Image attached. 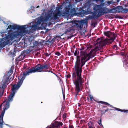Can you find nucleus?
I'll return each mask as SVG.
<instances>
[{"label": "nucleus", "instance_id": "12", "mask_svg": "<svg viewBox=\"0 0 128 128\" xmlns=\"http://www.w3.org/2000/svg\"><path fill=\"white\" fill-rule=\"evenodd\" d=\"M98 103H101L102 104H105L106 105H108L110 106L111 107L113 108L112 106L110 105L107 102H103L100 101L98 102Z\"/></svg>", "mask_w": 128, "mask_h": 128}, {"label": "nucleus", "instance_id": "32", "mask_svg": "<svg viewBox=\"0 0 128 128\" xmlns=\"http://www.w3.org/2000/svg\"><path fill=\"white\" fill-rule=\"evenodd\" d=\"M7 126H8V125L7 124H6Z\"/></svg>", "mask_w": 128, "mask_h": 128}, {"label": "nucleus", "instance_id": "14", "mask_svg": "<svg viewBox=\"0 0 128 128\" xmlns=\"http://www.w3.org/2000/svg\"><path fill=\"white\" fill-rule=\"evenodd\" d=\"M24 57L23 55H20L18 58V60L19 61L21 60H22V59Z\"/></svg>", "mask_w": 128, "mask_h": 128}, {"label": "nucleus", "instance_id": "7", "mask_svg": "<svg viewBox=\"0 0 128 128\" xmlns=\"http://www.w3.org/2000/svg\"><path fill=\"white\" fill-rule=\"evenodd\" d=\"M10 76V75H9L8 74L4 76L3 78L2 82L0 83V97L2 96L4 89L8 84Z\"/></svg>", "mask_w": 128, "mask_h": 128}, {"label": "nucleus", "instance_id": "21", "mask_svg": "<svg viewBox=\"0 0 128 128\" xmlns=\"http://www.w3.org/2000/svg\"><path fill=\"white\" fill-rule=\"evenodd\" d=\"M98 124H99L100 125V126H101L102 125V124H101V120H100V122H98Z\"/></svg>", "mask_w": 128, "mask_h": 128}, {"label": "nucleus", "instance_id": "6", "mask_svg": "<svg viewBox=\"0 0 128 128\" xmlns=\"http://www.w3.org/2000/svg\"><path fill=\"white\" fill-rule=\"evenodd\" d=\"M90 17H88L85 18V20H84L79 22V24L77 22L78 21H75L74 22H72L68 23V25H70L71 26L70 28L74 27L77 28L78 30H81L83 27V24L86 26L88 22V20H89Z\"/></svg>", "mask_w": 128, "mask_h": 128}, {"label": "nucleus", "instance_id": "33", "mask_svg": "<svg viewBox=\"0 0 128 128\" xmlns=\"http://www.w3.org/2000/svg\"><path fill=\"white\" fill-rule=\"evenodd\" d=\"M63 96H64V95H63Z\"/></svg>", "mask_w": 128, "mask_h": 128}, {"label": "nucleus", "instance_id": "22", "mask_svg": "<svg viewBox=\"0 0 128 128\" xmlns=\"http://www.w3.org/2000/svg\"><path fill=\"white\" fill-rule=\"evenodd\" d=\"M69 128H74V127L70 125L69 126Z\"/></svg>", "mask_w": 128, "mask_h": 128}, {"label": "nucleus", "instance_id": "13", "mask_svg": "<svg viewBox=\"0 0 128 128\" xmlns=\"http://www.w3.org/2000/svg\"><path fill=\"white\" fill-rule=\"evenodd\" d=\"M34 6H32L30 8L29 11L31 13H32L33 12H34Z\"/></svg>", "mask_w": 128, "mask_h": 128}, {"label": "nucleus", "instance_id": "16", "mask_svg": "<svg viewBox=\"0 0 128 128\" xmlns=\"http://www.w3.org/2000/svg\"><path fill=\"white\" fill-rule=\"evenodd\" d=\"M89 96L90 98V99L91 101L92 100H94V98H93V97L92 95H89Z\"/></svg>", "mask_w": 128, "mask_h": 128}, {"label": "nucleus", "instance_id": "24", "mask_svg": "<svg viewBox=\"0 0 128 128\" xmlns=\"http://www.w3.org/2000/svg\"><path fill=\"white\" fill-rule=\"evenodd\" d=\"M63 117L64 118H66V116L64 115L63 116Z\"/></svg>", "mask_w": 128, "mask_h": 128}, {"label": "nucleus", "instance_id": "18", "mask_svg": "<svg viewBox=\"0 0 128 128\" xmlns=\"http://www.w3.org/2000/svg\"><path fill=\"white\" fill-rule=\"evenodd\" d=\"M0 21L2 23H4V24H6V23H5V22L3 20L1 19V18H0Z\"/></svg>", "mask_w": 128, "mask_h": 128}, {"label": "nucleus", "instance_id": "5", "mask_svg": "<svg viewBox=\"0 0 128 128\" xmlns=\"http://www.w3.org/2000/svg\"><path fill=\"white\" fill-rule=\"evenodd\" d=\"M93 9L95 14L99 16L103 15L106 13H114L115 12V10L114 8L109 10L106 7H104L103 6L100 5H95Z\"/></svg>", "mask_w": 128, "mask_h": 128}, {"label": "nucleus", "instance_id": "26", "mask_svg": "<svg viewBox=\"0 0 128 128\" xmlns=\"http://www.w3.org/2000/svg\"><path fill=\"white\" fill-rule=\"evenodd\" d=\"M46 72H50V71H48V70H47L46 71Z\"/></svg>", "mask_w": 128, "mask_h": 128}, {"label": "nucleus", "instance_id": "8", "mask_svg": "<svg viewBox=\"0 0 128 128\" xmlns=\"http://www.w3.org/2000/svg\"><path fill=\"white\" fill-rule=\"evenodd\" d=\"M78 8L76 7L72 6L70 4L66 8V11L64 14L68 16L71 15L72 16H76V12Z\"/></svg>", "mask_w": 128, "mask_h": 128}, {"label": "nucleus", "instance_id": "20", "mask_svg": "<svg viewBox=\"0 0 128 128\" xmlns=\"http://www.w3.org/2000/svg\"><path fill=\"white\" fill-rule=\"evenodd\" d=\"M14 79V78L13 77H13H12L10 79V80L11 81H12V80H13V79Z\"/></svg>", "mask_w": 128, "mask_h": 128}, {"label": "nucleus", "instance_id": "2", "mask_svg": "<svg viewBox=\"0 0 128 128\" xmlns=\"http://www.w3.org/2000/svg\"><path fill=\"white\" fill-rule=\"evenodd\" d=\"M42 66L39 65L32 68L28 71L24 73L23 74L21 75L18 78L17 85L14 84L13 85L12 89V93L14 92L15 94L17 92V91L22 85L23 81L26 76L32 73H34L36 72H41L42 71Z\"/></svg>", "mask_w": 128, "mask_h": 128}, {"label": "nucleus", "instance_id": "29", "mask_svg": "<svg viewBox=\"0 0 128 128\" xmlns=\"http://www.w3.org/2000/svg\"><path fill=\"white\" fill-rule=\"evenodd\" d=\"M126 11H128V9H126Z\"/></svg>", "mask_w": 128, "mask_h": 128}, {"label": "nucleus", "instance_id": "31", "mask_svg": "<svg viewBox=\"0 0 128 128\" xmlns=\"http://www.w3.org/2000/svg\"><path fill=\"white\" fill-rule=\"evenodd\" d=\"M88 4H89V3H87V4H86L87 5Z\"/></svg>", "mask_w": 128, "mask_h": 128}, {"label": "nucleus", "instance_id": "11", "mask_svg": "<svg viewBox=\"0 0 128 128\" xmlns=\"http://www.w3.org/2000/svg\"><path fill=\"white\" fill-rule=\"evenodd\" d=\"M115 110H117L120 111L122 112H123L125 113H128V110H122L118 108H114Z\"/></svg>", "mask_w": 128, "mask_h": 128}, {"label": "nucleus", "instance_id": "15", "mask_svg": "<svg viewBox=\"0 0 128 128\" xmlns=\"http://www.w3.org/2000/svg\"><path fill=\"white\" fill-rule=\"evenodd\" d=\"M88 124L89 128H94V126L92 123L90 122Z\"/></svg>", "mask_w": 128, "mask_h": 128}, {"label": "nucleus", "instance_id": "23", "mask_svg": "<svg viewBox=\"0 0 128 128\" xmlns=\"http://www.w3.org/2000/svg\"><path fill=\"white\" fill-rule=\"evenodd\" d=\"M126 61H125L124 62V63L125 64H126V65L127 66H128L127 64H126Z\"/></svg>", "mask_w": 128, "mask_h": 128}, {"label": "nucleus", "instance_id": "10", "mask_svg": "<svg viewBox=\"0 0 128 128\" xmlns=\"http://www.w3.org/2000/svg\"><path fill=\"white\" fill-rule=\"evenodd\" d=\"M42 69H47L49 68L50 67V65L49 64H46L44 65H42Z\"/></svg>", "mask_w": 128, "mask_h": 128}, {"label": "nucleus", "instance_id": "1", "mask_svg": "<svg viewBox=\"0 0 128 128\" xmlns=\"http://www.w3.org/2000/svg\"><path fill=\"white\" fill-rule=\"evenodd\" d=\"M104 34L110 38H105L103 37L98 38L97 40V45L94 50H91L89 54H87L84 52H81L80 56L81 61L79 59L80 57H77L75 67V71L72 74L73 80L74 84H82L84 83V81L82 78L81 74L82 68L86 62L90 58L95 56L97 51L99 50L107 43H111L116 38V35L110 32H105Z\"/></svg>", "mask_w": 128, "mask_h": 128}, {"label": "nucleus", "instance_id": "4", "mask_svg": "<svg viewBox=\"0 0 128 128\" xmlns=\"http://www.w3.org/2000/svg\"><path fill=\"white\" fill-rule=\"evenodd\" d=\"M15 94L14 92L12 93V92L10 95L8 97V99L4 101L2 105L0 106V110L2 106H3L4 110L2 112V114L0 116V128H2V126L4 123L3 118L5 110L9 108V103L12 101Z\"/></svg>", "mask_w": 128, "mask_h": 128}, {"label": "nucleus", "instance_id": "3", "mask_svg": "<svg viewBox=\"0 0 128 128\" xmlns=\"http://www.w3.org/2000/svg\"><path fill=\"white\" fill-rule=\"evenodd\" d=\"M0 34L2 38L0 39V49H2L12 42V25L9 26L6 30H2Z\"/></svg>", "mask_w": 128, "mask_h": 128}, {"label": "nucleus", "instance_id": "9", "mask_svg": "<svg viewBox=\"0 0 128 128\" xmlns=\"http://www.w3.org/2000/svg\"><path fill=\"white\" fill-rule=\"evenodd\" d=\"M62 122H55L52 123L50 126H48L47 128H58V126H62Z\"/></svg>", "mask_w": 128, "mask_h": 128}, {"label": "nucleus", "instance_id": "19", "mask_svg": "<svg viewBox=\"0 0 128 128\" xmlns=\"http://www.w3.org/2000/svg\"><path fill=\"white\" fill-rule=\"evenodd\" d=\"M56 54L58 56H60V53L59 52H56Z\"/></svg>", "mask_w": 128, "mask_h": 128}, {"label": "nucleus", "instance_id": "30", "mask_svg": "<svg viewBox=\"0 0 128 128\" xmlns=\"http://www.w3.org/2000/svg\"><path fill=\"white\" fill-rule=\"evenodd\" d=\"M69 77H70L69 76H68V78H69Z\"/></svg>", "mask_w": 128, "mask_h": 128}, {"label": "nucleus", "instance_id": "27", "mask_svg": "<svg viewBox=\"0 0 128 128\" xmlns=\"http://www.w3.org/2000/svg\"><path fill=\"white\" fill-rule=\"evenodd\" d=\"M108 110H105V112H106L107 111H108Z\"/></svg>", "mask_w": 128, "mask_h": 128}, {"label": "nucleus", "instance_id": "25", "mask_svg": "<svg viewBox=\"0 0 128 128\" xmlns=\"http://www.w3.org/2000/svg\"><path fill=\"white\" fill-rule=\"evenodd\" d=\"M84 8H89V7H87L86 6H85V7H84Z\"/></svg>", "mask_w": 128, "mask_h": 128}, {"label": "nucleus", "instance_id": "28", "mask_svg": "<svg viewBox=\"0 0 128 128\" xmlns=\"http://www.w3.org/2000/svg\"><path fill=\"white\" fill-rule=\"evenodd\" d=\"M39 6H37V7H36V8H39Z\"/></svg>", "mask_w": 128, "mask_h": 128}, {"label": "nucleus", "instance_id": "17", "mask_svg": "<svg viewBox=\"0 0 128 128\" xmlns=\"http://www.w3.org/2000/svg\"><path fill=\"white\" fill-rule=\"evenodd\" d=\"M94 1H96V2H98V1H100L101 2H102L104 0H92Z\"/></svg>", "mask_w": 128, "mask_h": 128}]
</instances>
